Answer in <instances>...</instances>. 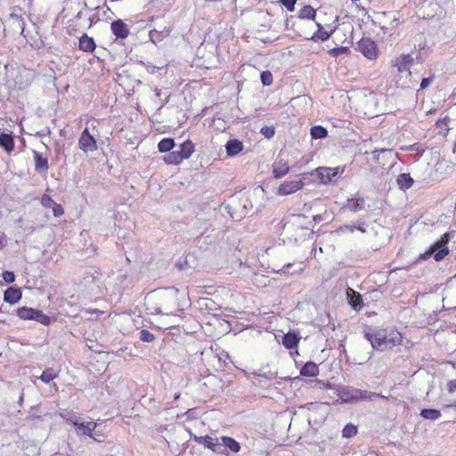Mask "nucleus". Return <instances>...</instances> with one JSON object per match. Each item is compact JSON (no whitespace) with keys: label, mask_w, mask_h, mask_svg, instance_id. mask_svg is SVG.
Returning a JSON list of instances; mask_svg holds the SVG:
<instances>
[{"label":"nucleus","mask_w":456,"mask_h":456,"mask_svg":"<svg viewBox=\"0 0 456 456\" xmlns=\"http://www.w3.org/2000/svg\"><path fill=\"white\" fill-rule=\"evenodd\" d=\"M364 338L370 342L371 346L379 351L391 349L400 344L402 336L399 332H391L389 335L385 330L364 332Z\"/></svg>","instance_id":"1"},{"label":"nucleus","mask_w":456,"mask_h":456,"mask_svg":"<svg viewBox=\"0 0 456 456\" xmlns=\"http://www.w3.org/2000/svg\"><path fill=\"white\" fill-rule=\"evenodd\" d=\"M338 400L344 403H354L359 401H372L377 397H383L379 394L367 390L354 388L353 387H343L338 390Z\"/></svg>","instance_id":"2"},{"label":"nucleus","mask_w":456,"mask_h":456,"mask_svg":"<svg viewBox=\"0 0 456 456\" xmlns=\"http://www.w3.org/2000/svg\"><path fill=\"white\" fill-rule=\"evenodd\" d=\"M452 236L453 232L444 233L441 240L434 243L430 247L429 250L427 251L425 254L421 255L420 257L423 259H427L431 255H434V258L436 261L438 262L443 260L449 254V248L447 247V244Z\"/></svg>","instance_id":"3"},{"label":"nucleus","mask_w":456,"mask_h":456,"mask_svg":"<svg viewBox=\"0 0 456 456\" xmlns=\"http://www.w3.org/2000/svg\"><path fill=\"white\" fill-rule=\"evenodd\" d=\"M345 169V166H338L336 167H320L316 168V174L322 183L328 184L337 182V180L344 174Z\"/></svg>","instance_id":"4"},{"label":"nucleus","mask_w":456,"mask_h":456,"mask_svg":"<svg viewBox=\"0 0 456 456\" xmlns=\"http://www.w3.org/2000/svg\"><path fill=\"white\" fill-rule=\"evenodd\" d=\"M357 50L369 60L372 61L378 57V45L376 42L370 37H362L357 43Z\"/></svg>","instance_id":"5"},{"label":"nucleus","mask_w":456,"mask_h":456,"mask_svg":"<svg viewBox=\"0 0 456 456\" xmlns=\"http://www.w3.org/2000/svg\"><path fill=\"white\" fill-rule=\"evenodd\" d=\"M78 147L84 152H93L97 150L95 138L90 134L88 128H85L78 139Z\"/></svg>","instance_id":"6"},{"label":"nucleus","mask_w":456,"mask_h":456,"mask_svg":"<svg viewBox=\"0 0 456 456\" xmlns=\"http://www.w3.org/2000/svg\"><path fill=\"white\" fill-rule=\"evenodd\" d=\"M195 440L198 444H203L216 453H224V449H222V446H220V438H212L211 436H205L196 437Z\"/></svg>","instance_id":"7"},{"label":"nucleus","mask_w":456,"mask_h":456,"mask_svg":"<svg viewBox=\"0 0 456 456\" xmlns=\"http://www.w3.org/2000/svg\"><path fill=\"white\" fill-rule=\"evenodd\" d=\"M304 183L302 180L285 181L278 188L279 195H289L302 189Z\"/></svg>","instance_id":"8"},{"label":"nucleus","mask_w":456,"mask_h":456,"mask_svg":"<svg viewBox=\"0 0 456 456\" xmlns=\"http://www.w3.org/2000/svg\"><path fill=\"white\" fill-rule=\"evenodd\" d=\"M342 208H346L352 213L362 211L365 208V200L359 195L348 198Z\"/></svg>","instance_id":"9"},{"label":"nucleus","mask_w":456,"mask_h":456,"mask_svg":"<svg viewBox=\"0 0 456 456\" xmlns=\"http://www.w3.org/2000/svg\"><path fill=\"white\" fill-rule=\"evenodd\" d=\"M110 28L117 38L125 39L129 35V28L122 20H116L111 22Z\"/></svg>","instance_id":"10"},{"label":"nucleus","mask_w":456,"mask_h":456,"mask_svg":"<svg viewBox=\"0 0 456 456\" xmlns=\"http://www.w3.org/2000/svg\"><path fill=\"white\" fill-rule=\"evenodd\" d=\"M413 63V57L411 54H401L396 58L395 66L398 72L410 71V68Z\"/></svg>","instance_id":"11"},{"label":"nucleus","mask_w":456,"mask_h":456,"mask_svg":"<svg viewBox=\"0 0 456 456\" xmlns=\"http://www.w3.org/2000/svg\"><path fill=\"white\" fill-rule=\"evenodd\" d=\"M32 154L35 161V170L37 173H46L49 168L48 159L37 151L33 150Z\"/></svg>","instance_id":"12"},{"label":"nucleus","mask_w":456,"mask_h":456,"mask_svg":"<svg viewBox=\"0 0 456 456\" xmlns=\"http://www.w3.org/2000/svg\"><path fill=\"white\" fill-rule=\"evenodd\" d=\"M225 150L227 156L234 157L243 150V143L238 139H230L225 144Z\"/></svg>","instance_id":"13"},{"label":"nucleus","mask_w":456,"mask_h":456,"mask_svg":"<svg viewBox=\"0 0 456 456\" xmlns=\"http://www.w3.org/2000/svg\"><path fill=\"white\" fill-rule=\"evenodd\" d=\"M289 167L283 159L276 160L273 164V174L275 178H281L289 173Z\"/></svg>","instance_id":"14"},{"label":"nucleus","mask_w":456,"mask_h":456,"mask_svg":"<svg viewBox=\"0 0 456 456\" xmlns=\"http://www.w3.org/2000/svg\"><path fill=\"white\" fill-rule=\"evenodd\" d=\"M300 340V337L297 332L295 331H289L286 334H284L282 338V345L287 349H293L295 348Z\"/></svg>","instance_id":"15"},{"label":"nucleus","mask_w":456,"mask_h":456,"mask_svg":"<svg viewBox=\"0 0 456 456\" xmlns=\"http://www.w3.org/2000/svg\"><path fill=\"white\" fill-rule=\"evenodd\" d=\"M220 446H222V449H224V451L229 449L232 452H239L240 450V444L230 436H221Z\"/></svg>","instance_id":"16"},{"label":"nucleus","mask_w":456,"mask_h":456,"mask_svg":"<svg viewBox=\"0 0 456 456\" xmlns=\"http://www.w3.org/2000/svg\"><path fill=\"white\" fill-rule=\"evenodd\" d=\"M171 29L164 27L162 29L154 28L150 31L149 37L152 43L157 44L170 35Z\"/></svg>","instance_id":"17"},{"label":"nucleus","mask_w":456,"mask_h":456,"mask_svg":"<svg viewBox=\"0 0 456 456\" xmlns=\"http://www.w3.org/2000/svg\"><path fill=\"white\" fill-rule=\"evenodd\" d=\"M78 47L83 52L93 53L96 45L93 37L84 34L79 39Z\"/></svg>","instance_id":"18"},{"label":"nucleus","mask_w":456,"mask_h":456,"mask_svg":"<svg viewBox=\"0 0 456 456\" xmlns=\"http://www.w3.org/2000/svg\"><path fill=\"white\" fill-rule=\"evenodd\" d=\"M0 146L8 153L14 150V139L12 133L0 134Z\"/></svg>","instance_id":"19"},{"label":"nucleus","mask_w":456,"mask_h":456,"mask_svg":"<svg viewBox=\"0 0 456 456\" xmlns=\"http://www.w3.org/2000/svg\"><path fill=\"white\" fill-rule=\"evenodd\" d=\"M365 226H366L365 222H358L356 224H345V225L339 226L335 231V232L338 233V234L346 232H349L353 233L355 230H358L361 232L365 233L366 232Z\"/></svg>","instance_id":"20"},{"label":"nucleus","mask_w":456,"mask_h":456,"mask_svg":"<svg viewBox=\"0 0 456 456\" xmlns=\"http://www.w3.org/2000/svg\"><path fill=\"white\" fill-rule=\"evenodd\" d=\"M414 181L408 173H402L396 178V183L402 191H406L410 189Z\"/></svg>","instance_id":"21"},{"label":"nucleus","mask_w":456,"mask_h":456,"mask_svg":"<svg viewBox=\"0 0 456 456\" xmlns=\"http://www.w3.org/2000/svg\"><path fill=\"white\" fill-rule=\"evenodd\" d=\"M319 374V368L314 362H307L300 370V375L304 377H316Z\"/></svg>","instance_id":"22"},{"label":"nucleus","mask_w":456,"mask_h":456,"mask_svg":"<svg viewBox=\"0 0 456 456\" xmlns=\"http://www.w3.org/2000/svg\"><path fill=\"white\" fill-rule=\"evenodd\" d=\"M21 298V292L19 289L8 288L4 291V299L10 304H15Z\"/></svg>","instance_id":"23"},{"label":"nucleus","mask_w":456,"mask_h":456,"mask_svg":"<svg viewBox=\"0 0 456 456\" xmlns=\"http://www.w3.org/2000/svg\"><path fill=\"white\" fill-rule=\"evenodd\" d=\"M96 426V423L94 421L83 422L78 427V431L77 433L79 435L88 436L96 440V438L93 436V431L95 429Z\"/></svg>","instance_id":"24"},{"label":"nucleus","mask_w":456,"mask_h":456,"mask_svg":"<svg viewBox=\"0 0 456 456\" xmlns=\"http://www.w3.org/2000/svg\"><path fill=\"white\" fill-rule=\"evenodd\" d=\"M347 298L353 309L360 310L362 308V298L360 293L353 291L351 294H347Z\"/></svg>","instance_id":"25"},{"label":"nucleus","mask_w":456,"mask_h":456,"mask_svg":"<svg viewBox=\"0 0 456 456\" xmlns=\"http://www.w3.org/2000/svg\"><path fill=\"white\" fill-rule=\"evenodd\" d=\"M37 309L31 307H20L17 309V315L22 320H34Z\"/></svg>","instance_id":"26"},{"label":"nucleus","mask_w":456,"mask_h":456,"mask_svg":"<svg viewBox=\"0 0 456 456\" xmlns=\"http://www.w3.org/2000/svg\"><path fill=\"white\" fill-rule=\"evenodd\" d=\"M175 146V143L173 138H164L159 142L158 149L160 152H169Z\"/></svg>","instance_id":"27"},{"label":"nucleus","mask_w":456,"mask_h":456,"mask_svg":"<svg viewBox=\"0 0 456 456\" xmlns=\"http://www.w3.org/2000/svg\"><path fill=\"white\" fill-rule=\"evenodd\" d=\"M310 134L313 139H324L328 136V131L322 126H314L310 129Z\"/></svg>","instance_id":"28"},{"label":"nucleus","mask_w":456,"mask_h":456,"mask_svg":"<svg viewBox=\"0 0 456 456\" xmlns=\"http://www.w3.org/2000/svg\"><path fill=\"white\" fill-rule=\"evenodd\" d=\"M317 26L318 30L313 35L311 39L314 41H327L330 37L331 33L324 30L323 27L321 24H317Z\"/></svg>","instance_id":"29"},{"label":"nucleus","mask_w":456,"mask_h":456,"mask_svg":"<svg viewBox=\"0 0 456 456\" xmlns=\"http://www.w3.org/2000/svg\"><path fill=\"white\" fill-rule=\"evenodd\" d=\"M179 148L185 159H189L195 151L194 144L190 140L180 144Z\"/></svg>","instance_id":"30"},{"label":"nucleus","mask_w":456,"mask_h":456,"mask_svg":"<svg viewBox=\"0 0 456 456\" xmlns=\"http://www.w3.org/2000/svg\"><path fill=\"white\" fill-rule=\"evenodd\" d=\"M420 416L426 419L436 420L441 417V412L436 409H423L420 411Z\"/></svg>","instance_id":"31"},{"label":"nucleus","mask_w":456,"mask_h":456,"mask_svg":"<svg viewBox=\"0 0 456 456\" xmlns=\"http://www.w3.org/2000/svg\"><path fill=\"white\" fill-rule=\"evenodd\" d=\"M316 11L311 5H305L300 11L298 17L300 19L314 20Z\"/></svg>","instance_id":"32"},{"label":"nucleus","mask_w":456,"mask_h":456,"mask_svg":"<svg viewBox=\"0 0 456 456\" xmlns=\"http://www.w3.org/2000/svg\"><path fill=\"white\" fill-rule=\"evenodd\" d=\"M57 376H58V372L54 369L47 368L43 371V373L41 374L39 379L44 383L47 384V383L51 382L52 380H53L55 378H57Z\"/></svg>","instance_id":"33"},{"label":"nucleus","mask_w":456,"mask_h":456,"mask_svg":"<svg viewBox=\"0 0 456 456\" xmlns=\"http://www.w3.org/2000/svg\"><path fill=\"white\" fill-rule=\"evenodd\" d=\"M163 160L168 165H178L181 163V160L178 159V155H176V151H170L168 154L164 156Z\"/></svg>","instance_id":"34"},{"label":"nucleus","mask_w":456,"mask_h":456,"mask_svg":"<svg viewBox=\"0 0 456 456\" xmlns=\"http://www.w3.org/2000/svg\"><path fill=\"white\" fill-rule=\"evenodd\" d=\"M33 321H37V322L44 325H49L51 322V318L45 314L41 310L37 309Z\"/></svg>","instance_id":"35"},{"label":"nucleus","mask_w":456,"mask_h":456,"mask_svg":"<svg viewBox=\"0 0 456 456\" xmlns=\"http://www.w3.org/2000/svg\"><path fill=\"white\" fill-rule=\"evenodd\" d=\"M357 434V428L353 424H347L342 430V436L346 438L353 437Z\"/></svg>","instance_id":"36"},{"label":"nucleus","mask_w":456,"mask_h":456,"mask_svg":"<svg viewBox=\"0 0 456 456\" xmlns=\"http://www.w3.org/2000/svg\"><path fill=\"white\" fill-rule=\"evenodd\" d=\"M139 338L142 341L148 342V343L153 342L156 338L155 335L147 330H142L140 331Z\"/></svg>","instance_id":"37"},{"label":"nucleus","mask_w":456,"mask_h":456,"mask_svg":"<svg viewBox=\"0 0 456 456\" xmlns=\"http://www.w3.org/2000/svg\"><path fill=\"white\" fill-rule=\"evenodd\" d=\"M260 79L264 86H270L273 83V74L269 70L263 71L260 74Z\"/></svg>","instance_id":"38"},{"label":"nucleus","mask_w":456,"mask_h":456,"mask_svg":"<svg viewBox=\"0 0 456 456\" xmlns=\"http://www.w3.org/2000/svg\"><path fill=\"white\" fill-rule=\"evenodd\" d=\"M349 52V48L348 47H346V46H339V47H335V48H332L329 51V53L332 56V57H338L341 54H344V53H347Z\"/></svg>","instance_id":"39"},{"label":"nucleus","mask_w":456,"mask_h":456,"mask_svg":"<svg viewBox=\"0 0 456 456\" xmlns=\"http://www.w3.org/2000/svg\"><path fill=\"white\" fill-rule=\"evenodd\" d=\"M260 132L265 138L268 139L273 137L275 134V129L273 126H264L261 128Z\"/></svg>","instance_id":"40"},{"label":"nucleus","mask_w":456,"mask_h":456,"mask_svg":"<svg viewBox=\"0 0 456 456\" xmlns=\"http://www.w3.org/2000/svg\"><path fill=\"white\" fill-rule=\"evenodd\" d=\"M41 203L45 208H51L54 205L55 201L47 194L42 196Z\"/></svg>","instance_id":"41"},{"label":"nucleus","mask_w":456,"mask_h":456,"mask_svg":"<svg viewBox=\"0 0 456 456\" xmlns=\"http://www.w3.org/2000/svg\"><path fill=\"white\" fill-rule=\"evenodd\" d=\"M2 277L7 283H12L15 281V275L11 271H4L2 274Z\"/></svg>","instance_id":"42"},{"label":"nucleus","mask_w":456,"mask_h":456,"mask_svg":"<svg viewBox=\"0 0 456 456\" xmlns=\"http://www.w3.org/2000/svg\"><path fill=\"white\" fill-rule=\"evenodd\" d=\"M53 214L54 216L58 217L63 215L64 210L61 204L54 203V205L52 207Z\"/></svg>","instance_id":"43"},{"label":"nucleus","mask_w":456,"mask_h":456,"mask_svg":"<svg viewBox=\"0 0 456 456\" xmlns=\"http://www.w3.org/2000/svg\"><path fill=\"white\" fill-rule=\"evenodd\" d=\"M281 2L288 9V11L293 12L297 0H281Z\"/></svg>","instance_id":"44"},{"label":"nucleus","mask_w":456,"mask_h":456,"mask_svg":"<svg viewBox=\"0 0 456 456\" xmlns=\"http://www.w3.org/2000/svg\"><path fill=\"white\" fill-rule=\"evenodd\" d=\"M253 375L264 378V379H265L267 380H272V379H274V374L273 372H271V371L264 372V373L254 372Z\"/></svg>","instance_id":"45"},{"label":"nucleus","mask_w":456,"mask_h":456,"mask_svg":"<svg viewBox=\"0 0 456 456\" xmlns=\"http://www.w3.org/2000/svg\"><path fill=\"white\" fill-rule=\"evenodd\" d=\"M69 421L73 424L77 432L78 431V427L84 422L81 420V418L78 416H74V417L70 418Z\"/></svg>","instance_id":"46"},{"label":"nucleus","mask_w":456,"mask_h":456,"mask_svg":"<svg viewBox=\"0 0 456 456\" xmlns=\"http://www.w3.org/2000/svg\"><path fill=\"white\" fill-rule=\"evenodd\" d=\"M433 80H434L433 76L422 78L421 83H420V89L427 88Z\"/></svg>","instance_id":"47"},{"label":"nucleus","mask_w":456,"mask_h":456,"mask_svg":"<svg viewBox=\"0 0 456 456\" xmlns=\"http://www.w3.org/2000/svg\"><path fill=\"white\" fill-rule=\"evenodd\" d=\"M447 388L450 393L456 391V379L449 381Z\"/></svg>","instance_id":"48"},{"label":"nucleus","mask_w":456,"mask_h":456,"mask_svg":"<svg viewBox=\"0 0 456 456\" xmlns=\"http://www.w3.org/2000/svg\"><path fill=\"white\" fill-rule=\"evenodd\" d=\"M6 245V236L4 232H0V249L4 248Z\"/></svg>","instance_id":"49"},{"label":"nucleus","mask_w":456,"mask_h":456,"mask_svg":"<svg viewBox=\"0 0 456 456\" xmlns=\"http://www.w3.org/2000/svg\"><path fill=\"white\" fill-rule=\"evenodd\" d=\"M314 221L315 223H320V222L323 221V216L322 215H315V216H314Z\"/></svg>","instance_id":"50"},{"label":"nucleus","mask_w":456,"mask_h":456,"mask_svg":"<svg viewBox=\"0 0 456 456\" xmlns=\"http://www.w3.org/2000/svg\"><path fill=\"white\" fill-rule=\"evenodd\" d=\"M175 151H176V155H178V159L181 160V162L185 159L183 153L181 152L180 148Z\"/></svg>","instance_id":"51"},{"label":"nucleus","mask_w":456,"mask_h":456,"mask_svg":"<svg viewBox=\"0 0 456 456\" xmlns=\"http://www.w3.org/2000/svg\"><path fill=\"white\" fill-rule=\"evenodd\" d=\"M156 69H159V68H158V67H155V66H148V67H147V71H148L149 73H151V74H153V73L155 72V70H156Z\"/></svg>","instance_id":"52"},{"label":"nucleus","mask_w":456,"mask_h":456,"mask_svg":"<svg viewBox=\"0 0 456 456\" xmlns=\"http://www.w3.org/2000/svg\"><path fill=\"white\" fill-rule=\"evenodd\" d=\"M383 151H385V150H375V151H372V153L374 154V156H375L376 158H378V157H379V153H380V152H383Z\"/></svg>","instance_id":"53"},{"label":"nucleus","mask_w":456,"mask_h":456,"mask_svg":"<svg viewBox=\"0 0 456 456\" xmlns=\"http://www.w3.org/2000/svg\"><path fill=\"white\" fill-rule=\"evenodd\" d=\"M179 397H180V394H179V393H175V394L174 395V400H175H175H178V399H179Z\"/></svg>","instance_id":"54"},{"label":"nucleus","mask_w":456,"mask_h":456,"mask_svg":"<svg viewBox=\"0 0 456 456\" xmlns=\"http://www.w3.org/2000/svg\"><path fill=\"white\" fill-rule=\"evenodd\" d=\"M155 94L156 96L159 97L161 95L160 90H156Z\"/></svg>","instance_id":"55"},{"label":"nucleus","mask_w":456,"mask_h":456,"mask_svg":"<svg viewBox=\"0 0 456 456\" xmlns=\"http://www.w3.org/2000/svg\"><path fill=\"white\" fill-rule=\"evenodd\" d=\"M452 95H453V98L456 99V88L454 89Z\"/></svg>","instance_id":"56"},{"label":"nucleus","mask_w":456,"mask_h":456,"mask_svg":"<svg viewBox=\"0 0 456 456\" xmlns=\"http://www.w3.org/2000/svg\"><path fill=\"white\" fill-rule=\"evenodd\" d=\"M95 279H98V276H94L93 275V280H95Z\"/></svg>","instance_id":"57"}]
</instances>
